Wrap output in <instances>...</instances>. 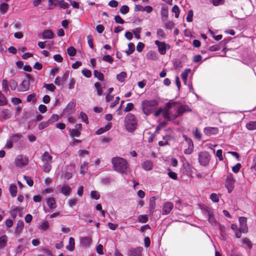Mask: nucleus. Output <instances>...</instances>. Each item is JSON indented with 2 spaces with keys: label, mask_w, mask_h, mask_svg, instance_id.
<instances>
[{
  "label": "nucleus",
  "mask_w": 256,
  "mask_h": 256,
  "mask_svg": "<svg viewBox=\"0 0 256 256\" xmlns=\"http://www.w3.org/2000/svg\"><path fill=\"white\" fill-rule=\"evenodd\" d=\"M208 222L213 226H214L216 224V220L214 216V214L212 215H210L208 218Z\"/></svg>",
  "instance_id": "obj_61"
},
{
  "label": "nucleus",
  "mask_w": 256,
  "mask_h": 256,
  "mask_svg": "<svg viewBox=\"0 0 256 256\" xmlns=\"http://www.w3.org/2000/svg\"><path fill=\"white\" fill-rule=\"evenodd\" d=\"M243 244L244 245L245 248H247L249 249L251 248L252 244L250 240L247 238H244L242 240Z\"/></svg>",
  "instance_id": "obj_46"
},
{
  "label": "nucleus",
  "mask_w": 256,
  "mask_h": 256,
  "mask_svg": "<svg viewBox=\"0 0 256 256\" xmlns=\"http://www.w3.org/2000/svg\"><path fill=\"white\" fill-rule=\"evenodd\" d=\"M146 58L148 60H158V54L154 51L150 50L146 54Z\"/></svg>",
  "instance_id": "obj_19"
},
{
  "label": "nucleus",
  "mask_w": 256,
  "mask_h": 256,
  "mask_svg": "<svg viewBox=\"0 0 256 256\" xmlns=\"http://www.w3.org/2000/svg\"><path fill=\"white\" fill-rule=\"evenodd\" d=\"M174 208V204L171 202H164L162 206V214H168Z\"/></svg>",
  "instance_id": "obj_14"
},
{
  "label": "nucleus",
  "mask_w": 256,
  "mask_h": 256,
  "mask_svg": "<svg viewBox=\"0 0 256 256\" xmlns=\"http://www.w3.org/2000/svg\"><path fill=\"white\" fill-rule=\"evenodd\" d=\"M129 8L128 6L124 5L120 8V12L122 14H126L129 12Z\"/></svg>",
  "instance_id": "obj_54"
},
{
  "label": "nucleus",
  "mask_w": 256,
  "mask_h": 256,
  "mask_svg": "<svg viewBox=\"0 0 256 256\" xmlns=\"http://www.w3.org/2000/svg\"><path fill=\"white\" fill-rule=\"evenodd\" d=\"M94 87L96 89V92L98 96H100L102 94L103 88H105L104 85L102 86L98 82L94 83Z\"/></svg>",
  "instance_id": "obj_20"
},
{
  "label": "nucleus",
  "mask_w": 256,
  "mask_h": 256,
  "mask_svg": "<svg viewBox=\"0 0 256 256\" xmlns=\"http://www.w3.org/2000/svg\"><path fill=\"white\" fill-rule=\"evenodd\" d=\"M58 116L56 114H53L50 118L48 120L49 124H50L58 120Z\"/></svg>",
  "instance_id": "obj_52"
},
{
  "label": "nucleus",
  "mask_w": 256,
  "mask_h": 256,
  "mask_svg": "<svg viewBox=\"0 0 256 256\" xmlns=\"http://www.w3.org/2000/svg\"><path fill=\"white\" fill-rule=\"evenodd\" d=\"M172 12L175 14L176 18H178L179 16L180 9L178 6L174 5L172 8Z\"/></svg>",
  "instance_id": "obj_62"
},
{
  "label": "nucleus",
  "mask_w": 256,
  "mask_h": 256,
  "mask_svg": "<svg viewBox=\"0 0 256 256\" xmlns=\"http://www.w3.org/2000/svg\"><path fill=\"white\" fill-rule=\"evenodd\" d=\"M78 202V200L76 198H72L68 200V204L70 208H73L76 205Z\"/></svg>",
  "instance_id": "obj_36"
},
{
  "label": "nucleus",
  "mask_w": 256,
  "mask_h": 256,
  "mask_svg": "<svg viewBox=\"0 0 256 256\" xmlns=\"http://www.w3.org/2000/svg\"><path fill=\"white\" fill-rule=\"evenodd\" d=\"M160 14L162 22L167 21L168 16V9L166 6H163L162 7Z\"/></svg>",
  "instance_id": "obj_16"
},
{
  "label": "nucleus",
  "mask_w": 256,
  "mask_h": 256,
  "mask_svg": "<svg viewBox=\"0 0 256 256\" xmlns=\"http://www.w3.org/2000/svg\"><path fill=\"white\" fill-rule=\"evenodd\" d=\"M227 42L226 40L222 41L218 44H214L210 47L209 50L211 52H216L220 50L221 48L220 46L223 44H226Z\"/></svg>",
  "instance_id": "obj_25"
},
{
  "label": "nucleus",
  "mask_w": 256,
  "mask_h": 256,
  "mask_svg": "<svg viewBox=\"0 0 256 256\" xmlns=\"http://www.w3.org/2000/svg\"><path fill=\"white\" fill-rule=\"evenodd\" d=\"M235 182L236 180L232 174L228 173L226 174L225 178V186L229 193H230L233 190Z\"/></svg>",
  "instance_id": "obj_7"
},
{
  "label": "nucleus",
  "mask_w": 256,
  "mask_h": 256,
  "mask_svg": "<svg viewBox=\"0 0 256 256\" xmlns=\"http://www.w3.org/2000/svg\"><path fill=\"white\" fill-rule=\"evenodd\" d=\"M22 137V135L20 134H16L10 136V139L14 143L18 142L20 140Z\"/></svg>",
  "instance_id": "obj_32"
},
{
  "label": "nucleus",
  "mask_w": 256,
  "mask_h": 256,
  "mask_svg": "<svg viewBox=\"0 0 256 256\" xmlns=\"http://www.w3.org/2000/svg\"><path fill=\"white\" fill-rule=\"evenodd\" d=\"M0 114L4 120H8L11 117V113L8 109H2L0 112Z\"/></svg>",
  "instance_id": "obj_27"
},
{
  "label": "nucleus",
  "mask_w": 256,
  "mask_h": 256,
  "mask_svg": "<svg viewBox=\"0 0 256 256\" xmlns=\"http://www.w3.org/2000/svg\"><path fill=\"white\" fill-rule=\"evenodd\" d=\"M24 178L26 180V184L30 186H32L34 184L33 180L30 177L28 176H24Z\"/></svg>",
  "instance_id": "obj_63"
},
{
  "label": "nucleus",
  "mask_w": 256,
  "mask_h": 256,
  "mask_svg": "<svg viewBox=\"0 0 256 256\" xmlns=\"http://www.w3.org/2000/svg\"><path fill=\"white\" fill-rule=\"evenodd\" d=\"M154 44L158 47L159 52L162 55L166 54V50H168L170 48V45L166 44L164 42L156 40Z\"/></svg>",
  "instance_id": "obj_10"
},
{
  "label": "nucleus",
  "mask_w": 256,
  "mask_h": 256,
  "mask_svg": "<svg viewBox=\"0 0 256 256\" xmlns=\"http://www.w3.org/2000/svg\"><path fill=\"white\" fill-rule=\"evenodd\" d=\"M125 126L126 129L129 132H134L136 128V121L135 116L132 114H128L124 118Z\"/></svg>",
  "instance_id": "obj_5"
},
{
  "label": "nucleus",
  "mask_w": 256,
  "mask_h": 256,
  "mask_svg": "<svg viewBox=\"0 0 256 256\" xmlns=\"http://www.w3.org/2000/svg\"><path fill=\"white\" fill-rule=\"evenodd\" d=\"M210 156L206 152H202L198 154V161L200 164L203 166H207L210 160Z\"/></svg>",
  "instance_id": "obj_9"
},
{
  "label": "nucleus",
  "mask_w": 256,
  "mask_h": 256,
  "mask_svg": "<svg viewBox=\"0 0 256 256\" xmlns=\"http://www.w3.org/2000/svg\"><path fill=\"white\" fill-rule=\"evenodd\" d=\"M183 138L186 142L188 146H194L193 142L191 138H188L186 135H183Z\"/></svg>",
  "instance_id": "obj_57"
},
{
  "label": "nucleus",
  "mask_w": 256,
  "mask_h": 256,
  "mask_svg": "<svg viewBox=\"0 0 256 256\" xmlns=\"http://www.w3.org/2000/svg\"><path fill=\"white\" fill-rule=\"evenodd\" d=\"M8 242V237L6 235H2L0 236V250L3 249L6 244Z\"/></svg>",
  "instance_id": "obj_26"
},
{
  "label": "nucleus",
  "mask_w": 256,
  "mask_h": 256,
  "mask_svg": "<svg viewBox=\"0 0 256 256\" xmlns=\"http://www.w3.org/2000/svg\"><path fill=\"white\" fill-rule=\"evenodd\" d=\"M218 132V128L214 127H206L204 129V132L205 134L210 136L216 135Z\"/></svg>",
  "instance_id": "obj_15"
},
{
  "label": "nucleus",
  "mask_w": 256,
  "mask_h": 256,
  "mask_svg": "<svg viewBox=\"0 0 256 256\" xmlns=\"http://www.w3.org/2000/svg\"><path fill=\"white\" fill-rule=\"evenodd\" d=\"M82 128V127L80 124H76L74 128H70L69 134L72 138V140L70 142L71 146H74L81 142L80 140L76 139L75 138H78L80 136Z\"/></svg>",
  "instance_id": "obj_4"
},
{
  "label": "nucleus",
  "mask_w": 256,
  "mask_h": 256,
  "mask_svg": "<svg viewBox=\"0 0 256 256\" xmlns=\"http://www.w3.org/2000/svg\"><path fill=\"white\" fill-rule=\"evenodd\" d=\"M75 247V241L74 239L70 237L69 238L68 244L66 246V249L70 252H72Z\"/></svg>",
  "instance_id": "obj_18"
},
{
  "label": "nucleus",
  "mask_w": 256,
  "mask_h": 256,
  "mask_svg": "<svg viewBox=\"0 0 256 256\" xmlns=\"http://www.w3.org/2000/svg\"><path fill=\"white\" fill-rule=\"evenodd\" d=\"M67 52L70 56H74L76 54V50L72 46L67 49Z\"/></svg>",
  "instance_id": "obj_58"
},
{
  "label": "nucleus",
  "mask_w": 256,
  "mask_h": 256,
  "mask_svg": "<svg viewBox=\"0 0 256 256\" xmlns=\"http://www.w3.org/2000/svg\"><path fill=\"white\" fill-rule=\"evenodd\" d=\"M64 82V74L63 76H56L54 80V84L57 86H60L62 82Z\"/></svg>",
  "instance_id": "obj_43"
},
{
  "label": "nucleus",
  "mask_w": 256,
  "mask_h": 256,
  "mask_svg": "<svg viewBox=\"0 0 256 256\" xmlns=\"http://www.w3.org/2000/svg\"><path fill=\"white\" fill-rule=\"evenodd\" d=\"M90 198L94 200H98L100 198V194L97 191L92 190L90 194Z\"/></svg>",
  "instance_id": "obj_40"
},
{
  "label": "nucleus",
  "mask_w": 256,
  "mask_h": 256,
  "mask_svg": "<svg viewBox=\"0 0 256 256\" xmlns=\"http://www.w3.org/2000/svg\"><path fill=\"white\" fill-rule=\"evenodd\" d=\"M191 72L190 69L186 68L182 73L181 76L182 80H187V78L188 74Z\"/></svg>",
  "instance_id": "obj_49"
},
{
  "label": "nucleus",
  "mask_w": 256,
  "mask_h": 256,
  "mask_svg": "<svg viewBox=\"0 0 256 256\" xmlns=\"http://www.w3.org/2000/svg\"><path fill=\"white\" fill-rule=\"evenodd\" d=\"M214 213V210L210 207H206L202 210V214L204 216L208 218L209 216H210V215H212Z\"/></svg>",
  "instance_id": "obj_23"
},
{
  "label": "nucleus",
  "mask_w": 256,
  "mask_h": 256,
  "mask_svg": "<svg viewBox=\"0 0 256 256\" xmlns=\"http://www.w3.org/2000/svg\"><path fill=\"white\" fill-rule=\"evenodd\" d=\"M28 158L26 156L19 154L15 158L14 162L16 166L22 167L26 166L28 164Z\"/></svg>",
  "instance_id": "obj_8"
},
{
  "label": "nucleus",
  "mask_w": 256,
  "mask_h": 256,
  "mask_svg": "<svg viewBox=\"0 0 256 256\" xmlns=\"http://www.w3.org/2000/svg\"><path fill=\"white\" fill-rule=\"evenodd\" d=\"M153 164L152 161L147 160L142 164V168L145 170H150L152 168Z\"/></svg>",
  "instance_id": "obj_21"
},
{
  "label": "nucleus",
  "mask_w": 256,
  "mask_h": 256,
  "mask_svg": "<svg viewBox=\"0 0 256 256\" xmlns=\"http://www.w3.org/2000/svg\"><path fill=\"white\" fill-rule=\"evenodd\" d=\"M9 191L12 197H15L17 193V187L14 184H11L9 188Z\"/></svg>",
  "instance_id": "obj_30"
},
{
  "label": "nucleus",
  "mask_w": 256,
  "mask_h": 256,
  "mask_svg": "<svg viewBox=\"0 0 256 256\" xmlns=\"http://www.w3.org/2000/svg\"><path fill=\"white\" fill-rule=\"evenodd\" d=\"M10 86L12 90H16L17 86H18V83L17 82L14 80H11L10 81Z\"/></svg>",
  "instance_id": "obj_53"
},
{
  "label": "nucleus",
  "mask_w": 256,
  "mask_h": 256,
  "mask_svg": "<svg viewBox=\"0 0 256 256\" xmlns=\"http://www.w3.org/2000/svg\"><path fill=\"white\" fill-rule=\"evenodd\" d=\"M8 103L6 98L0 90V106L6 105Z\"/></svg>",
  "instance_id": "obj_39"
},
{
  "label": "nucleus",
  "mask_w": 256,
  "mask_h": 256,
  "mask_svg": "<svg viewBox=\"0 0 256 256\" xmlns=\"http://www.w3.org/2000/svg\"><path fill=\"white\" fill-rule=\"evenodd\" d=\"M138 220L140 223H146L148 221V216L146 214L140 215L138 216Z\"/></svg>",
  "instance_id": "obj_41"
},
{
  "label": "nucleus",
  "mask_w": 256,
  "mask_h": 256,
  "mask_svg": "<svg viewBox=\"0 0 256 256\" xmlns=\"http://www.w3.org/2000/svg\"><path fill=\"white\" fill-rule=\"evenodd\" d=\"M156 198L154 197H151L150 200V210L152 213H153V210L156 208Z\"/></svg>",
  "instance_id": "obj_35"
},
{
  "label": "nucleus",
  "mask_w": 256,
  "mask_h": 256,
  "mask_svg": "<svg viewBox=\"0 0 256 256\" xmlns=\"http://www.w3.org/2000/svg\"><path fill=\"white\" fill-rule=\"evenodd\" d=\"M8 8V4L5 2L2 3L0 5V10L1 12L5 13Z\"/></svg>",
  "instance_id": "obj_51"
},
{
  "label": "nucleus",
  "mask_w": 256,
  "mask_h": 256,
  "mask_svg": "<svg viewBox=\"0 0 256 256\" xmlns=\"http://www.w3.org/2000/svg\"><path fill=\"white\" fill-rule=\"evenodd\" d=\"M111 162L116 172L124 174H128L130 172L129 164L126 159L116 156L112 158Z\"/></svg>",
  "instance_id": "obj_2"
},
{
  "label": "nucleus",
  "mask_w": 256,
  "mask_h": 256,
  "mask_svg": "<svg viewBox=\"0 0 256 256\" xmlns=\"http://www.w3.org/2000/svg\"><path fill=\"white\" fill-rule=\"evenodd\" d=\"M76 172V166L74 164H70L67 166L65 172V178L70 180Z\"/></svg>",
  "instance_id": "obj_11"
},
{
  "label": "nucleus",
  "mask_w": 256,
  "mask_h": 256,
  "mask_svg": "<svg viewBox=\"0 0 256 256\" xmlns=\"http://www.w3.org/2000/svg\"><path fill=\"white\" fill-rule=\"evenodd\" d=\"M143 248L138 246L136 248H131L128 251V256H142Z\"/></svg>",
  "instance_id": "obj_12"
},
{
  "label": "nucleus",
  "mask_w": 256,
  "mask_h": 256,
  "mask_svg": "<svg viewBox=\"0 0 256 256\" xmlns=\"http://www.w3.org/2000/svg\"><path fill=\"white\" fill-rule=\"evenodd\" d=\"M88 162H84L82 164L80 168V172L82 174L86 173L88 170Z\"/></svg>",
  "instance_id": "obj_42"
},
{
  "label": "nucleus",
  "mask_w": 256,
  "mask_h": 256,
  "mask_svg": "<svg viewBox=\"0 0 256 256\" xmlns=\"http://www.w3.org/2000/svg\"><path fill=\"white\" fill-rule=\"evenodd\" d=\"M44 87L45 88L46 90H48L50 92H53L56 88V86H54V85L52 84H44Z\"/></svg>",
  "instance_id": "obj_50"
},
{
  "label": "nucleus",
  "mask_w": 256,
  "mask_h": 256,
  "mask_svg": "<svg viewBox=\"0 0 256 256\" xmlns=\"http://www.w3.org/2000/svg\"><path fill=\"white\" fill-rule=\"evenodd\" d=\"M42 160L43 162L42 168L46 172H49L51 170V164L52 157L48 152H45L42 156Z\"/></svg>",
  "instance_id": "obj_6"
},
{
  "label": "nucleus",
  "mask_w": 256,
  "mask_h": 256,
  "mask_svg": "<svg viewBox=\"0 0 256 256\" xmlns=\"http://www.w3.org/2000/svg\"><path fill=\"white\" fill-rule=\"evenodd\" d=\"M157 36L158 38H164L166 37V34L164 32L163 30L161 28H158L156 32Z\"/></svg>",
  "instance_id": "obj_55"
},
{
  "label": "nucleus",
  "mask_w": 256,
  "mask_h": 256,
  "mask_svg": "<svg viewBox=\"0 0 256 256\" xmlns=\"http://www.w3.org/2000/svg\"><path fill=\"white\" fill-rule=\"evenodd\" d=\"M94 76L96 78L99 80L103 81L104 80V75L100 72H98L97 70H94Z\"/></svg>",
  "instance_id": "obj_37"
},
{
  "label": "nucleus",
  "mask_w": 256,
  "mask_h": 256,
  "mask_svg": "<svg viewBox=\"0 0 256 256\" xmlns=\"http://www.w3.org/2000/svg\"><path fill=\"white\" fill-rule=\"evenodd\" d=\"M91 242V238L89 237H83L80 238V243L84 246H88Z\"/></svg>",
  "instance_id": "obj_28"
},
{
  "label": "nucleus",
  "mask_w": 256,
  "mask_h": 256,
  "mask_svg": "<svg viewBox=\"0 0 256 256\" xmlns=\"http://www.w3.org/2000/svg\"><path fill=\"white\" fill-rule=\"evenodd\" d=\"M30 88V82L28 81L24 80L20 84V91L25 92L28 90Z\"/></svg>",
  "instance_id": "obj_24"
},
{
  "label": "nucleus",
  "mask_w": 256,
  "mask_h": 256,
  "mask_svg": "<svg viewBox=\"0 0 256 256\" xmlns=\"http://www.w3.org/2000/svg\"><path fill=\"white\" fill-rule=\"evenodd\" d=\"M49 228V223L48 221L44 222L38 227L40 230H46Z\"/></svg>",
  "instance_id": "obj_45"
},
{
  "label": "nucleus",
  "mask_w": 256,
  "mask_h": 256,
  "mask_svg": "<svg viewBox=\"0 0 256 256\" xmlns=\"http://www.w3.org/2000/svg\"><path fill=\"white\" fill-rule=\"evenodd\" d=\"M127 76V74L125 72H122L120 74L117 75L116 79L120 82H122L124 81L126 78Z\"/></svg>",
  "instance_id": "obj_31"
},
{
  "label": "nucleus",
  "mask_w": 256,
  "mask_h": 256,
  "mask_svg": "<svg viewBox=\"0 0 256 256\" xmlns=\"http://www.w3.org/2000/svg\"><path fill=\"white\" fill-rule=\"evenodd\" d=\"M191 111L192 110L186 105L179 106L177 102H170L166 104L164 118L170 120L176 118L186 112Z\"/></svg>",
  "instance_id": "obj_1"
},
{
  "label": "nucleus",
  "mask_w": 256,
  "mask_h": 256,
  "mask_svg": "<svg viewBox=\"0 0 256 256\" xmlns=\"http://www.w3.org/2000/svg\"><path fill=\"white\" fill-rule=\"evenodd\" d=\"M240 223V230L243 233H246L248 232V228L247 226V219L244 216H241L238 219Z\"/></svg>",
  "instance_id": "obj_13"
},
{
  "label": "nucleus",
  "mask_w": 256,
  "mask_h": 256,
  "mask_svg": "<svg viewBox=\"0 0 256 256\" xmlns=\"http://www.w3.org/2000/svg\"><path fill=\"white\" fill-rule=\"evenodd\" d=\"M50 124L48 120L46 122H42L38 125V128L40 130H42L47 128Z\"/></svg>",
  "instance_id": "obj_48"
},
{
  "label": "nucleus",
  "mask_w": 256,
  "mask_h": 256,
  "mask_svg": "<svg viewBox=\"0 0 256 256\" xmlns=\"http://www.w3.org/2000/svg\"><path fill=\"white\" fill-rule=\"evenodd\" d=\"M82 74L86 78H90L92 76L91 71L87 68H84L82 70Z\"/></svg>",
  "instance_id": "obj_60"
},
{
  "label": "nucleus",
  "mask_w": 256,
  "mask_h": 256,
  "mask_svg": "<svg viewBox=\"0 0 256 256\" xmlns=\"http://www.w3.org/2000/svg\"><path fill=\"white\" fill-rule=\"evenodd\" d=\"M76 104V100H72L67 105L66 108H65L68 114L72 113L74 112V108Z\"/></svg>",
  "instance_id": "obj_17"
},
{
  "label": "nucleus",
  "mask_w": 256,
  "mask_h": 256,
  "mask_svg": "<svg viewBox=\"0 0 256 256\" xmlns=\"http://www.w3.org/2000/svg\"><path fill=\"white\" fill-rule=\"evenodd\" d=\"M164 24V26L166 28V29H172L174 26V24L173 22L171 21H166L165 22H163Z\"/></svg>",
  "instance_id": "obj_59"
},
{
  "label": "nucleus",
  "mask_w": 256,
  "mask_h": 256,
  "mask_svg": "<svg viewBox=\"0 0 256 256\" xmlns=\"http://www.w3.org/2000/svg\"><path fill=\"white\" fill-rule=\"evenodd\" d=\"M42 36L44 38L50 39L53 37L54 34L50 30H46L43 32Z\"/></svg>",
  "instance_id": "obj_33"
},
{
  "label": "nucleus",
  "mask_w": 256,
  "mask_h": 256,
  "mask_svg": "<svg viewBox=\"0 0 256 256\" xmlns=\"http://www.w3.org/2000/svg\"><path fill=\"white\" fill-rule=\"evenodd\" d=\"M24 226V222L22 220H20L17 222V226L15 230V234L17 235L20 234L22 232Z\"/></svg>",
  "instance_id": "obj_22"
},
{
  "label": "nucleus",
  "mask_w": 256,
  "mask_h": 256,
  "mask_svg": "<svg viewBox=\"0 0 256 256\" xmlns=\"http://www.w3.org/2000/svg\"><path fill=\"white\" fill-rule=\"evenodd\" d=\"M58 68L56 67L52 68L50 72V76L54 77L56 74H58Z\"/></svg>",
  "instance_id": "obj_56"
},
{
  "label": "nucleus",
  "mask_w": 256,
  "mask_h": 256,
  "mask_svg": "<svg viewBox=\"0 0 256 256\" xmlns=\"http://www.w3.org/2000/svg\"><path fill=\"white\" fill-rule=\"evenodd\" d=\"M218 228L220 232V235L223 238H224L226 236V228L224 225L219 224Z\"/></svg>",
  "instance_id": "obj_44"
},
{
  "label": "nucleus",
  "mask_w": 256,
  "mask_h": 256,
  "mask_svg": "<svg viewBox=\"0 0 256 256\" xmlns=\"http://www.w3.org/2000/svg\"><path fill=\"white\" fill-rule=\"evenodd\" d=\"M46 203L50 208H55L56 202H55V200H54V198H48L47 200Z\"/></svg>",
  "instance_id": "obj_38"
},
{
  "label": "nucleus",
  "mask_w": 256,
  "mask_h": 256,
  "mask_svg": "<svg viewBox=\"0 0 256 256\" xmlns=\"http://www.w3.org/2000/svg\"><path fill=\"white\" fill-rule=\"evenodd\" d=\"M210 198L214 202H218L219 201L218 196L214 193H212L210 194Z\"/></svg>",
  "instance_id": "obj_64"
},
{
  "label": "nucleus",
  "mask_w": 256,
  "mask_h": 256,
  "mask_svg": "<svg viewBox=\"0 0 256 256\" xmlns=\"http://www.w3.org/2000/svg\"><path fill=\"white\" fill-rule=\"evenodd\" d=\"M2 86L5 92H8L9 91L8 82L6 80H2Z\"/></svg>",
  "instance_id": "obj_47"
},
{
  "label": "nucleus",
  "mask_w": 256,
  "mask_h": 256,
  "mask_svg": "<svg viewBox=\"0 0 256 256\" xmlns=\"http://www.w3.org/2000/svg\"><path fill=\"white\" fill-rule=\"evenodd\" d=\"M128 50L126 52V54L128 56L132 54L135 49L134 45L132 42H130L128 44Z\"/></svg>",
  "instance_id": "obj_34"
},
{
  "label": "nucleus",
  "mask_w": 256,
  "mask_h": 256,
  "mask_svg": "<svg viewBox=\"0 0 256 256\" xmlns=\"http://www.w3.org/2000/svg\"><path fill=\"white\" fill-rule=\"evenodd\" d=\"M158 101L156 100H146L142 102V110L146 116L150 115L156 110Z\"/></svg>",
  "instance_id": "obj_3"
},
{
  "label": "nucleus",
  "mask_w": 256,
  "mask_h": 256,
  "mask_svg": "<svg viewBox=\"0 0 256 256\" xmlns=\"http://www.w3.org/2000/svg\"><path fill=\"white\" fill-rule=\"evenodd\" d=\"M246 128L249 130H256V120L250 121L246 124Z\"/></svg>",
  "instance_id": "obj_29"
}]
</instances>
